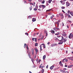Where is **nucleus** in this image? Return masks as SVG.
<instances>
[{"label": "nucleus", "mask_w": 73, "mask_h": 73, "mask_svg": "<svg viewBox=\"0 0 73 73\" xmlns=\"http://www.w3.org/2000/svg\"><path fill=\"white\" fill-rule=\"evenodd\" d=\"M26 46H27V44L25 43L24 45V48H25V47H26Z\"/></svg>", "instance_id": "nucleus-28"}, {"label": "nucleus", "mask_w": 73, "mask_h": 73, "mask_svg": "<svg viewBox=\"0 0 73 73\" xmlns=\"http://www.w3.org/2000/svg\"><path fill=\"white\" fill-rule=\"evenodd\" d=\"M56 45H57V44H52L51 45V47H53V46H56Z\"/></svg>", "instance_id": "nucleus-6"}, {"label": "nucleus", "mask_w": 73, "mask_h": 73, "mask_svg": "<svg viewBox=\"0 0 73 73\" xmlns=\"http://www.w3.org/2000/svg\"><path fill=\"white\" fill-rule=\"evenodd\" d=\"M68 18H69V17H70V18H71L72 17L71 16H70V15H69H69H68Z\"/></svg>", "instance_id": "nucleus-27"}, {"label": "nucleus", "mask_w": 73, "mask_h": 73, "mask_svg": "<svg viewBox=\"0 0 73 73\" xmlns=\"http://www.w3.org/2000/svg\"><path fill=\"white\" fill-rule=\"evenodd\" d=\"M54 67V65H52L51 66L50 68V69H51V70L53 69V68Z\"/></svg>", "instance_id": "nucleus-7"}, {"label": "nucleus", "mask_w": 73, "mask_h": 73, "mask_svg": "<svg viewBox=\"0 0 73 73\" xmlns=\"http://www.w3.org/2000/svg\"><path fill=\"white\" fill-rule=\"evenodd\" d=\"M31 60L33 62V61H34V60L32 58Z\"/></svg>", "instance_id": "nucleus-40"}, {"label": "nucleus", "mask_w": 73, "mask_h": 73, "mask_svg": "<svg viewBox=\"0 0 73 73\" xmlns=\"http://www.w3.org/2000/svg\"><path fill=\"white\" fill-rule=\"evenodd\" d=\"M29 1V2H31V1H32V0H29L28 1Z\"/></svg>", "instance_id": "nucleus-64"}, {"label": "nucleus", "mask_w": 73, "mask_h": 73, "mask_svg": "<svg viewBox=\"0 0 73 73\" xmlns=\"http://www.w3.org/2000/svg\"><path fill=\"white\" fill-rule=\"evenodd\" d=\"M62 12H63V13H65V12H64V10H62Z\"/></svg>", "instance_id": "nucleus-55"}, {"label": "nucleus", "mask_w": 73, "mask_h": 73, "mask_svg": "<svg viewBox=\"0 0 73 73\" xmlns=\"http://www.w3.org/2000/svg\"><path fill=\"white\" fill-rule=\"evenodd\" d=\"M68 37L69 38H73V35L72 34V33H71L70 34V35H69L68 36Z\"/></svg>", "instance_id": "nucleus-1"}, {"label": "nucleus", "mask_w": 73, "mask_h": 73, "mask_svg": "<svg viewBox=\"0 0 73 73\" xmlns=\"http://www.w3.org/2000/svg\"><path fill=\"white\" fill-rule=\"evenodd\" d=\"M66 5L67 6V7H69V5H70V4H69L68 3V2H66Z\"/></svg>", "instance_id": "nucleus-8"}, {"label": "nucleus", "mask_w": 73, "mask_h": 73, "mask_svg": "<svg viewBox=\"0 0 73 73\" xmlns=\"http://www.w3.org/2000/svg\"><path fill=\"white\" fill-rule=\"evenodd\" d=\"M41 45H43V47L44 48H45L46 47H45V44L44 43H42L41 44Z\"/></svg>", "instance_id": "nucleus-10"}, {"label": "nucleus", "mask_w": 73, "mask_h": 73, "mask_svg": "<svg viewBox=\"0 0 73 73\" xmlns=\"http://www.w3.org/2000/svg\"><path fill=\"white\" fill-rule=\"evenodd\" d=\"M44 3H45V1L43 0V1H42V4H44Z\"/></svg>", "instance_id": "nucleus-41"}, {"label": "nucleus", "mask_w": 73, "mask_h": 73, "mask_svg": "<svg viewBox=\"0 0 73 73\" xmlns=\"http://www.w3.org/2000/svg\"><path fill=\"white\" fill-rule=\"evenodd\" d=\"M40 51H42V46H41V45H40Z\"/></svg>", "instance_id": "nucleus-17"}, {"label": "nucleus", "mask_w": 73, "mask_h": 73, "mask_svg": "<svg viewBox=\"0 0 73 73\" xmlns=\"http://www.w3.org/2000/svg\"><path fill=\"white\" fill-rule=\"evenodd\" d=\"M50 32L51 33H52V34H54L55 31H54V30H51L50 31Z\"/></svg>", "instance_id": "nucleus-5"}, {"label": "nucleus", "mask_w": 73, "mask_h": 73, "mask_svg": "<svg viewBox=\"0 0 73 73\" xmlns=\"http://www.w3.org/2000/svg\"><path fill=\"white\" fill-rule=\"evenodd\" d=\"M36 21V19H35V18H33L32 20V21L34 22V21Z\"/></svg>", "instance_id": "nucleus-20"}, {"label": "nucleus", "mask_w": 73, "mask_h": 73, "mask_svg": "<svg viewBox=\"0 0 73 73\" xmlns=\"http://www.w3.org/2000/svg\"><path fill=\"white\" fill-rule=\"evenodd\" d=\"M42 66V64L41 65H40L39 66V67H41V66Z\"/></svg>", "instance_id": "nucleus-54"}, {"label": "nucleus", "mask_w": 73, "mask_h": 73, "mask_svg": "<svg viewBox=\"0 0 73 73\" xmlns=\"http://www.w3.org/2000/svg\"><path fill=\"white\" fill-rule=\"evenodd\" d=\"M29 9H30V11H31L32 9V6H31L29 8Z\"/></svg>", "instance_id": "nucleus-22"}, {"label": "nucleus", "mask_w": 73, "mask_h": 73, "mask_svg": "<svg viewBox=\"0 0 73 73\" xmlns=\"http://www.w3.org/2000/svg\"><path fill=\"white\" fill-rule=\"evenodd\" d=\"M62 26H64V24L63 22L62 23Z\"/></svg>", "instance_id": "nucleus-59"}, {"label": "nucleus", "mask_w": 73, "mask_h": 73, "mask_svg": "<svg viewBox=\"0 0 73 73\" xmlns=\"http://www.w3.org/2000/svg\"><path fill=\"white\" fill-rule=\"evenodd\" d=\"M37 9H36V8H35L34 9V11H36V10H37Z\"/></svg>", "instance_id": "nucleus-45"}, {"label": "nucleus", "mask_w": 73, "mask_h": 73, "mask_svg": "<svg viewBox=\"0 0 73 73\" xmlns=\"http://www.w3.org/2000/svg\"><path fill=\"white\" fill-rule=\"evenodd\" d=\"M26 48H27V50H28V45L27 46Z\"/></svg>", "instance_id": "nucleus-50"}, {"label": "nucleus", "mask_w": 73, "mask_h": 73, "mask_svg": "<svg viewBox=\"0 0 73 73\" xmlns=\"http://www.w3.org/2000/svg\"><path fill=\"white\" fill-rule=\"evenodd\" d=\"M44 33H48V32H47V31L46 30H44Z\"/></svg>", "instance_id": "nucleus-33"}, {"label": "nucleus", "mask_w": 73, "mask_h": 73, "mask_svg": "<svg viewBox=\"0 0 73 73\" xmlns=\"http://www.w3.org/2000/svg\"><path fill=\"white\" fill-rule=\"evenodd\" d=\"M67 58H68L69 60H72V57H68Z\"/></svg>", "instance_id": "nucleus-29"}, {"label": "nucleus", "mask_w": 73, "mask_h": 73, "mask_svg": "<svg viewBox=\"0 0 73 73\" xmlns=\"http://www.w3.org/2000/svg\"><path fill=\"white\" fill-rule=\"evenodd\" d=\"M46 68H47V69H48V65L47 66H46Z\"/></svg>", "instance_id": "nucleus-61"}, {"label": "nucleus", "mask_w": 73, "mask_h": 73, "mask_svg": "<svg viewBox=\"0 0 73 73\" xmlns=\"http://www.w3.org/2000/svg\"><path fill=\"white\" fill-rule=\"evenodd\" d=\"M59 41H60V42H59L58 43V44H62L63 42V41L62 40H58Z\"/></svg>", "instance_id": "nucleus-2"}, {"label": "nucleus", "mask_w": 73, "mask_h": 73, "mask_svg": "<svg viewBox=\"0 0 73 73\" xmlns=\"http://www.w3.org/2000/svg\"><path fill=\"white\" fill-rule=\"evenodd\" d=\"M54 40H58V38H54Z\"/></svg>", "instance_id": "nucleus-37"}, {"label": "nucleus", "mask_w": 73, "mask_h": 73, "mask_svg": "<svg viewBox=\"0 0 73 73\" xmlns=\"http://www.w3.org/2000/svg\"><path fill=\"white\" fill-rule=\"evenodd\" d=\"M63 40H64V41H63V42H65L67 41V39L65 38Z\"/></svg>", "instance_id": "nucleus-12"}, {"label": "nucleus", "mask_w": 73, "mask_h": 73, "mask_svg": "<svg viewBox=\"0 0 73 73\" xmlns=\"http://www.w3.org/2000/svg\"><path fill=\"white\" fill-rule=\"evenodd\" d=\"M44 67V66H41V67H39V68H43Z\"/></svg>", "instance_id": "nucleus-32"}, {"label": "nucleus", "mask_w": 73, "mask_h": 73, "mask_svg": "<svg viewBox=\"0 0 73 73\" xmlns=\"http://www.w3.org/2000/svg\"><path fill=\"white\" fill-rule=\"evenodd\" d=\"M34 49L35 50L36 52V53H37L38 52V49H37V48H35Z\"/></svg>", "instance_id": "nucleus-11"}, {"label": "nucleus", "mask_w": 73, "mask_h": 73, "mask_svg": "<svg viewBox=\"0 0 73 73\" xmlns=\"http://www.w3.org/2000/svg\"><path fill=\"white\" fill-rule=\"evenodd\" d=\"M48 2L50 4L51 3V2H52V0H48Z\"/></svg>", "instance_id": "nucleus-24"}, {"label": "nucleus", "mask_w": 73, "mask_h": 73, "mask_svg": "<svg viewBox=\"0 0 73 73\" xmlns=\"http://www.w3.org/2000/svg\"><path fill=\"white\" fill-rule=\"evenodd\" d=\"M32 40L33 41H34V38H32Z\"/></svg>", "instance_id": "nucleus-63"}, {"label": "nucleus", "mask_w": 73, "mask_h": 73, "mask_svg": "<svg viewBox=\"0 0 73 73\" xmlns=\"http://www.w3.org/2000/svg\"><path fill=\"white\" fill-rule=\"evenodd\" d=\"M31 52L32 55H33L34 54V49L33 48L31 49Z\"/></svg>", "instance_id": "nucleus-4"}, {"label": "nucleus", "mask_w": 73, "mask_h": 73, "mask_svg": "<svg viewBox=\"0 0 73 73\" xmlns=\"http://www.w3.org/2000/svg\"><path fill=\"white\" fill-rule=\"evenodd\" d=\"M65 61L66 62H68V60L66 59L65 60Z\"/></svg>", "instance_id": "nucleus-51"}, {"label": "nucleus", "mask_w": 73, "mask_h": 73, "mask_svg": "<svg viewBox=\"0 0 73 73\" xmlns=\"http://www.w3.org/2000/svg\"><path fill=\"white\" fill-rule=\"evenodd\" d=\"M46 58V55H44L43 57V60H45V59Z\"/></svg>", "instance_id": "nucleus-16"}, {"label": "nucleus", "mask_w": 73, "mask_h": 73, "mask_svg": "<svg viewBox=\"0 0 73 73\" xmlns=\"http://www.w3.org/2000/svg\"><path fill=\"white\" fill-rule=\"evenodd\" d=\"M56 29H55V28H54L53 29V30H54V31H55L56 32H57V30H56Z\"/></svg>", "instance_id": "nucleus-30"}, {"label": "nucleus", "mask_w": 73, "mask_h": 73, "mask_svg": "<svg viewBox=\"0 0 73 73\" xmlns=\"http://www.w3.org/2000/svg\"><path fill=\"white\" fill-rule=\"evenodd\" d=\"M56 29H57V30H59V29H60V28H56Z\"/></svg>", "instance_id": "nucleus-47"}, {"label": "nucleus", "mask_w": 73, "mask_h": 73, "mask_svg": "<svg viewBox=\"0 0 73 73\" xmlns=\"http://www.w3.org/2000/svg\"><path fill=\"white\" fill-rule=\"evenodd\" d=\"M61 8L62 9H65V7H61Z\"/></svg>", "instance_id": "nucleus-34"}, {"label": "nucleus", "mask_w": 73, "mask_h": 73, "mask_svg": "<svg viewBox=\"0 0 73 73\" xmlns=\"http://www.w3.org/2000/svg\"><path fill=\"white\" fill-rule=\"evenodd\" d=\"M28 18V19H31V16L30 15V16H29Z\"/></svg>", "instance_id": "nucleus-31"}, {"label": "nucleus", "mask_w": 73, "mask_h": 73, "mask_svg": "<svg viewBox=\"0 0 73 73\" xmlns=\"http://www.w3.org/2000/svg\"><path fill=\"white\" fill-rule=\"evenodd\" d=\"M25 35H27V36H28L29 35H28V33H25Z\"/></svg>", "instance_id": "nucleus-42"}, {"label": "nucleus", "mask_w": 73, "mask_h": 73, "mask_svg": "<svg viewBox=\"0 0 73 73\" xmlns=\"http://www.w3.org/2000/svg\"><path fill=\"white\" fill-rule=\"evenodd\" d=\"M73 66V65H71L68 66V68H72V66Z\"/></svg>", "instance_id": "nucleus-13"}, {"label": "nucleus", "mask_w": 73, "mask_h": 73, "mask_svg": "<svg viewBox=\"0 0 73 73\" xmlns=\"http://www.w3.org/2000/svg\"><path fill=\"white\" fill-rule=\"evenodd\" d=\"M41 6L42 8H45L46 7V6L44 5H41Z\"/></svg>", "instance_id": "nucleus-15"}, {"label": "nucleus", "mask_w": 73, "mask_h": 73, "mask_svg": "<svg viewBox=\"0 0 73 73\" xmlns=\"http://www.w3.org/2000/svg\"><path fill=\"white\" fill-rule=\"evenodd\" d=\"M62 64V63L61 62V61H60L59 62V64Z\"/></svg>", "instance_id": "nucleus-60"}, {"label": "nucleus", "mask_w": 73, "mask_h": 73, "mask_svg": "<svg viewBox=\"0 0 73 73\" xmlns=\"http://www.w3.org/2000/svg\"><path fill=\"white\" fill-rule=\"evenodd\" d=\"M60 71L62 72H63V73H65V71H64V70H60Z\"/></svg>", "instance_id": "nucleus-23"}, {"label": "nucleus", "mask_w": 73, "mask_h": 73, "mask_svg": "<svg viewBox=\"0 0 73 73\" xmlns=\"http://www.w3.org/2000/svg\"><path fill=\"white\" fill-rule=\"evenodd\" d=\"M41 73H44V70L43 69H42L41 70Z\"/></svg>", "instance_id": "nucleus-14"}, {"label": "nucleus", "mask_w": 73, "mask_h": 73, "mask_svg": "<svg viewBox=\"0 0 73 73\" xmlns=\"http://www.w3.org/2000/svg\"><path fill=\"white\" fill-rule=\"evenodd\" d=\"M68 13L69 15V13H70V11L69 10L68 11Z\"/></svg>", "instance_id": "nucleus-44"}, {"label": "nucleus", "mask_w": 73, "mask_h": 73, "mask_svg": "<svg viewBox=\"0 0 73 73\" xmlns=\"http://www.w3.org/2000/svg\"><path fill=\"white\" fill-rule=\"evenodd\" d=\"M30 4L31 5H33V3H30Z\"/></svg>", "instance_id": "nucleus-49"}, {"label": "nucleus", "mask_w": 73, "mask_h": 73, "mask_svg": "<svg viewBox=\"0 0 73 73\" xmlns=\"http://www.w3.org/2000/svg\"><path fill=\"white\" fill-rule=\"evenodd\" d=\"M51 10H52L51 9H49V10H47L46 11V12H50V11H51Z\"/></svg>", "instance_id": "nucleus-25"}, {"label": "nucleus", "mask_w": 73, "mask_h": 73, "mask_svg": "<svg viewBox=\"0 0 73 73\" xmlns=\"http://www.w3.org/2000/svg\"><path fill=\"white\" fill-rule=\"evenodd\" d=\"M61 37L62 38L61 39V40H62H62H64V37H63V36H62Z\"/></svg>", "instance_id": "nucleus-26"}, {"label": "nucleus", "mask_w": 73, "mask_h": 73, "mask_svg": "<svg viewBox=\"0 0 73 73\" xmlns=\"http://www.w3.org/2000/svg\"><path fill=\"white\" fill-rule=\"evenodd\" d=\"M42 1V0H38V1L40 2H41Z\"/></svg>", "instance_id": "nucleus-48"}, {"label": "nucleus", "mask_w": 73, "mask_h": 73, "mask_svg": "<svg viewBox=\"0 0 73 73\" xmlns=\"http://www.w3.org/2000/svg\"><path fill=\"white\" fill-rule=\"evenodd\" d=\"M60 3H62V2H63V1H61L60 2Z\"/></svg>", "instance_id": "nucleus-58"}, {"label": "nucleus", "mask_w": 73, "mask_h": 73, "mask_svg": "<svg viewBox=\"0 0 73 73\" xmlns=\"http://www.w3.org/2000/svg\"><path fill=\"white\" fill-rule=\"evenodd\" d=\"M67 34H66V33L64 31L63 32V33H62V35L63 36H66Z\"/></svg>", "instance_id": "nucleus-3"}, {"label": "nucleus", "mask_w": 73, "mask_h": 73, "mask_svg": "<svg viewBox=\"0 0 73 73\" xmlns=\"http://www.w3.org/2000/svg\"><path fill=\"white\" fill-rule=\"evenodd\" d=\"M36 42H37V39H36V38H34Z\"/></svg>", "instance_id": "nucleus-43"}, {"label": "nucleus", "mask_w": 73, "mask_h": 73, "mask_svg": "<svg viewBox=\"0 0 73 73\" xmlns=\"http://www.w3.org/2000/svg\"><path fill=\"white\" fill-rule=\"evenodd\" d=\"M46 33V36H48V33Z\"/></svg>", "instance_id": "nucleus-53"}, {"label": "nucleus", "mask_w": 73, "mask_h": 73, "mask_svg": "<svg viewBox=\"0 0 73 73\" xmlns=\"http://www.w3.org/2000/svg\"><path fill=\"white\" fill-rule=\"evenodd\" d=\"M50 19H53V17H51Z\"/></svg>", "instance_id": "nucleus-62"}, {"label": "nucleus", "mask_w": 73, "mask_h": 73, "mask_svg": "<svg viewBox=\"0 0 73 73\" xmlns=\"http://www.w3.org/2000/svg\"><path fill=\"white\" fill-rule=\"evenodd\" d=\"M35 7L37 9H38V6L37 5H36Z\"/></svg>", "instance_id": "nucleus-46"}, {"label": "nucleus", "mask_w": 73, "mask_h": 73, "mask_svg": "<svg viewBox=\"0 0 73 73\" xmlns=\"http://www.w3.org/2000/svg\"><path fill=\"white\" fill-rule=\"evenodd\" d=\"M28 56H29V58H31V55H30V52H29L28 53Z\"/></svg>", "instance_id": "nucleus-9"}, {"label": "nucleus", "mask_w": 73, "mask_h": 73, "mask_svg": "<svg viewBox=\"0 0 73 73\" xmlns=\"http://www.w3.org/2000/svg\"><path fill=\"white\" fill-rule=\"evenodd\" d=\"M41 61V59H39V61H38L39 63H40V62Z\"/></svg>", "instance_id": "nucleus-56"}, {"label": "nucleus", "mask_w": 73, "mask_h": 73, "mask_svg": "<svg viewBox=\"0 0 73 73\" xmlns=\"http://www.w3.org/2000/svg\"><path fill=\"white\" fill-rule=\"evenodd\" d=\"M39 7L40 8H41V5H40Z\"/></svg>", "instance_id": "nucleus-57"}, {"label": "nucleus", "mask_w": 73, "mask_h": 73, "mask_svg": "<svg viewBox=\"0 0 73 73\" xmlns=\"http://www.w3.org/2000/svg\"><path fill=\"white\" fill-rule=\"evenodd\" d=\"M59 34H60V33H58L55 34V35H59Z\"/></svg>", "instance_id": "nucleus-35"}, {"label": "nucleus", "mask_w": 73, "mask_h": 73, "mask_svg": "<svg viewBox=\"0 0 73 73\" xmlns=\"http://www.w3.org/2000/svg\"><path fill=\"white\" fill-rule=\"evenodd\" d=\"M43 36H42L41 37V38H40V40H42V39H43Z\"/></svg>", "instance_id": "nucleus-38"}, {"label": "nucleus", "mask_w": 73, "mask_h": 73, "mask_svg": "<svg viewBox=\"0 0 73 73\" xmlns=\"http://www.w3.org/2000/svg\"><path fill=\"white\" fill-rule=\"evenodd\" d=\"M65 59H64L63 60H62V62H65Z\"/></svg>", "instance_id": "nucleus-39"}, {"label": "nucleus", "mask_w": 73, "mask_h": 73, "mask_svg": "<svg viewBox=\"0 0 73 73\" xmlns=\"http://www.w3.org/2000/svg\"><path fill=\"white\" fill-rule=\"evenodd\" d=\"M35 46H38V43H35Z\"/></svg>", "instance_id": "nucleus-21"}, {"label": "nucleus", "mask_w": 73, "mask_h": 73, "mask_svg": "<svg viewBox=\"0 0 73 73\" xmlns=\"http://www.w3.org/2000/svg\"><path fill=\"white\" fill-rule=\"evenodd\" d=\"M63 70H66V68H64Z\"/></svg>", "instance_id": "nucleus-52"}, {"label": "nucleus", "mask_w": 73, "mask_h": 73, "mask_svg": "<svg viewBox=\"0 0 73 73\" xmlns=\"http://www.w3.org/2000/svg\"><path fill=\"white\" fill-rule=\"evenodd\" d=\"M70 15H71V16H73V12H70Z\"/></svg>", "instance_id": "nucleus-19"}, {"label": "nucleus", "mask_w": 73, "mask_h": 73, "mask_svg": "<svg viewBox=\"0 0 73 73\" xmlns=\"http://www.w3.org/2000/svg\"><path fill=\"white\" fill-rule=\"evenodd\" d=\"M60 66H63V64L62 63H61L60 64Z\"/></svg>", "instance_id": "nucleus-36"}, {"label": "nucleus", "mask_w": 73, "mask_h": 73, "mask_svg": "<svg viewBox=\"0 0 73 73\" xmlns=\"http://www.w3.org/2000/svg\"><path fill=\"white\" fill-rule=\"evenodd\" d=\"M59 15L60 16H61L62 17H63V14H62V13H60L59 14Z\"/></svg>", "instance_id": "nucleus-18"}]
</instances>
